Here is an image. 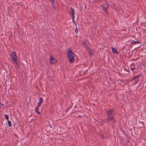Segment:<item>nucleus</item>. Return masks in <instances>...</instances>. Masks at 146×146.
Returning a JSON list of instances; mask_svg holds the SVG:
<instances>
[{
    "label": "nucleus",
    "instance_id": "nucleus-20",
    "mask_svg": "<svg viewBox=\"0 0 146 146\" xmlns=\"http://www.w3.org/2000/svg\"><path fill=\"white\" fill-rule=\"evenodd\" d=\"M75 32L76 33H77L78 32V30L76 26L75 29Z\"/></svg>",
    "mask_w": 146,
    "mask_h": 146
},
{
    "label": "nucleus",
    "instance_id": "nucleus-8",
    "mask_svg": "<svg viewBox=\"0 0 146 146\" xmlns=\"http://www.w3.org/2000/svg\"><path fill=\"white\" fill-rule=\"evenodd\" d=\"M86 50L88 52L89 55L90 57H91V56H93L94 55V53H93L92 50L90 48H89V49H88Z\"/></svg>",
    "mask_w": 146,
    "mask_h": 146
},
{
    "label": "nucleus",
    "instance_id": "nucleus-22",
    "mask_svg": "<svg viewBox=\"0 0 146 146\" xmlns=\"http://www.w3.org/2000/svg\"><path fill=\"white\" fill-rule=\"evenodd\" d=\"M135 84H137L138 83V82L139 81V80H135Z\"/></svg>",
    "mask_w": 146,
    "mask_h": 146
},
{
    "label": "nucleus",
    "instance_id": "nucleus-32",
    "mask_svg": "<svg viewBox=\"0 0 146 146\" xmlns=\"http://www.w3.org/2000/svg\"><path fill=\"white\" fill-rule=\"evenodd\" d=\"M76 105H75V107H76Z\"/></svg>",
    "mask_w": 146,
    "mask_h": 146
},
{
    "label": "nucleus",
    "instance_id": "nucleus-18",
    "mask_svg": "<svg viewBox=\"0 0 146 146\" xmlns=\"http://www.w3.org/2000/svg\"><path fill=\"white\" fill-rule=\"evenodd\" d=\"M8 123V125L9 127H11V121H10L8 120L7 121Z\"/></svg>",
    "mask_w": 146,
    "mask_h": 146
},
{
    "label": "nucleus",
    "instance_id": "nucleus-1",
    "mask_svg": "<svg viewBox=\"0 0 146 146\" xmlns=\"http://www.w3.org/2000/svg\"><path fill=\"white\" fill-rule=\"evenodd\" d=\"M68 51L67 53L68 58L70 63H72L74 62V53L72 52L70 48H68Z\"/></svg>",
    "mask_w": 146,
    "mask_h": 146
},
{
    "label": "nucleus",
    "instance_id": "nucleus-10",
    "mask_svg": "<svg viewBox=\"0 0 146 146\" xmlns=\"http://www.w3.org/2000/svg\"><path fill=\"white\" fill-rule=\"evenodd\" d=\"M51 2L52 6H53V8L55 9L56 7L54 5L55 4V0H50Z\"/></svg>",
    "mask_w": 146,
    "mask_h": 146
},
{
    "label": "nucleus",
    "instance_id": "nucleus-30",
    "mask_svg": "<svg viewBox=\"0 0 146 146\" xmlns=\"http://www.w3.org/2000/svg\"><path fill=\"white\" fill-rule=\"evenodd\" d=\"M48 133H47V134H46V135H48Z\"/></svg>",
    "mask_w": 146,
    "mask_h": 146
},
{
    "label": "nucleus",
    "instance_id": "nucleus-9",
    "mask_svg": "<svg viewBox=\"0 0 146 146\" xmlns=\"http://www.w3.org/2000/svg\"><path fill=\"white\" fill-rule=\"evenodd\" d=\"M139 75H137L133 78V79L131 80V81L133 82V80H138L139 79Z\"/></svg>",
    "mask_w": 146,
    "mask_h": 146
},
{
    "label": "nucleus",
    "instance_id": "nucleus-13",
    "mask_svg": "<svg viewBox=\"0 0 146 146\" xmlns=\"http://www.w3.org/2000/svg\"><path fill=\"white\" fill-rule=\"evenodd\" d=\"M114 118V117H107L106 118V120L107 121H109L112 120Z\"/></svg>",
    "mask_w": 146,
    "mask_h": 146
},
{
    "label": "nucleus",
    "instance_id": "nucleus-14",
    "mask_svg": "<svg viewBox=\"0 0 146 146\" xmlns=\"http://www.w3.org/2000/svg\"><path fill=\"white\" fill-rule=\"evenodd\" d=\"M107 7H103L102 8V10L105 13H106L107 11Z\"/></svg>",
    "mask_w": 146,
    "mask_h": 146
},
{
    "label": "nucleus",
    "instance_id": "nucleus-27",
    "mask_svg": "<svg viewBox=\"0 0 146 146\" xmlns=\"http://www.w3.org/2000/svg\"><path fill=\"white\" fill-rule=\"evenodd\" d=\"M101 138H102V139H104V136H102V137H101Z\"/></svg>",
    "mask_w": 146,
    "mask_h": 146
},
{
    "label": "nucleus",
    "instance_id": "nucleus-24",
    "mask_svg": "<svg viewBox=\"0 0 146 146\" xmlns=\"http://www.w3.org/2000/svg\"><path fill=\"white\" fill-rule=\"evenodd\" d=\"M135 69V68H131V70H133Z\"/></svg>",
    "mask_w": 146,
    "mask_h": 146
},
{
    "label": "nucleus",
    "instance_id": "nucleus-21",
    "mask_svg": "<svg viewBox=\"0 0 146 146\" xmlns=\"http://www.w3.org/2000/svg\"><path fill=\"white\" fill-rule=\"evenodd\" d=\"M72 21L74 22V25L76 26V24L75 21L74 20V19L72 18Z\"/></svg>",
    "mask_w": 146,
    "mask_h": 146
},
{
    "label": "nucleus",
    "instance_id": "nucleus-28",
    "mask_svg": "<svg viewBox=\"0 0 146 146\" xmlns=\"http://www.w3.org/2000/svg\"><path fill=\"white\" fill-rule=\"evenodd\" d=\"M50 127H51V128H52V127L50 125Z\"/></svg>",
    "mask_w": 146,
    "mask_h": 146
},
{
    "label": "nucleus",
    "instance_id": "nucleus-31",
    "mask_svg": "<svg viewBox=\"0 0 146 146\" xmlns=\"http://www.w3.org/2000/svg\"><path fill=\"white\" fill-rule=\"evenodd\" d=\"M128 72H129V71Z\"/></svg>",
    "mask_w": 146,
    "mask_h": 146
},
{
    "label": "nucleus",
    "instance_id": "nucleus-12",
    "mask_svg": "<svg viewBox=\"0 0 146 146\" xmlns=\"http://www.w3.org/2000/svg\"><path fill=\"white\" fill-rule=\"evenodd\" d=\"M71 14L72 16V18L74 19V11L72 7L71 8Z\"/></svg>",
    "mask_w": 146,
    "mask_h": 146
},
{
    "label": "nucleus",
    "instance_id": "nucleus-16",
    "mask_svg": "<svg viewBox=\"0 0 146 146\" xmlns=\"http://www.w3.org/2000/svg\"><path fill=\"white\" fill-rule=\"evenodd\" d=\"M62 129V128L60 127H57V131L59 133L60 132L61 129Z\"/></svg>",
    "mask_w": 146,
    "mask_h": 146
},
{
    "label": "nucleus",
    "instance_id": "nucleus-25",
    "mask_svg": "<svg viewBox=\"0 0 146 146\" xmlns=\"http://www.w3.org/2000/svg\"><path fill=\"white\" fill-rule=\"evenodd\" d=\"M0 104L1 106H3V104L1 103V102H0Z\"/></svg>",
    "mask_w": 146,
    "mask_h": 146
},
{
    "label": "nucleus",
    "instance_id": "nucleus-15",
    "mask_svg": "<svg viewBox=\"0 0 146 146\" xmlns=\"http://www.w3.org/2000/svg\"><path fill=\"white\" fill-rule=\"evenodd\" d=\"M111 112H112L113 113H114V110L113 108H111L110 109H109L108 110Z\"/></svg>",
    "mask_w": 146,
    "mask_h": 146
},
{
    "label": "nucleus",
    "instance_id": "nucleus-2",
    "mask_svg": "<svg viewBox=\"0 0 146 146\" xmlns=\"http://www.w3.org/2000/svg\"><path fill=\"white\" fill-rule=\"evenodd\" d=\"M11 57L13 63L17 64L18 62V57L16 55V53L15 51H13V53L11 54Z\"/></svg>",
    "mask_w": 146,
    "mask_h": 146
},
{
    "label": "nucleus",
    "instance_id": "nucleus-17",
    "mask_svg": "<svg viewBox=\"0 0 146 146\" xmlns=\"http://www.w3.org/2000/svg\"><path fill=\"white\" fill-rule=\"evenodd\" d=\"M4 116L5 117L6 119L7 120V121L9 120V117L8 115L6 114H4Z\"/></svg>",
    "mask_w": 146,
    "mask_h": 146
},
{
    "label": "nucleus",
    "instance_id": "nucleus-11",
    "mask_svg": "<svg viewBox=\"0 0 146 146\" xmlns=\"http://www.w3.org/2000/svg\"><path fill=\"white\" fill-rule=\"evenodd\" d=\"M112 51L113 52L114 54H118V51L116 50V49L113 47H112L111 48Z\"/></svg>",
    "mask_w": 146,
    "mask_h": 146
},
{
    "label": "nucleus",
    "instance_id": "nucleus-3",
    "mask_svg": "<svg viewBox=\"0 0 146 146\" xmlns=\"http://www.w3.org/2000/svg\"><path fill=\"white\" fill-rule=\"evenodd\" d=\"M43 102V99L41 98L40 97V100L39 102L38 103V105L35 108V112L38 114L40 115L41 114L40 112L38 110V108L42 104V103Z\"/></svg>",
    "mask_w": 146,
    "mask_h": 146
},
{
    "label": "nucleus",
    "instance_id": "nucleus-6",
    "mask_svg": "<svg viewBox=\"0 0 146 146\" xmlns=\"http://www.w3.org/2000/svg\"><path fill=\"white\" fill-rule=\"evenodd\" d=\"M50 60L51 64H55L57 62V60L52 57L51 55H50Z\"/></svg>",
    "mask_w": 146,
    "mask_h": 146
},
{
    "label": "nucleus",
    "instance_id": "nucleus-23",
    "mask_svg": "<svg viewBox=\"0 0 146 146\" xmlns=\"http://www.w3.org/2000/svg\"><path fill=\"white\" fill-rule=\"evenodd\" d=\"M137 59H138V58H136V59H132L131 60V61L132 60V61H136V60H137Z\"/></svg>",
    "mask_w": 146,
    "mask_h": 146
},
{
    "label": "nucleus",
    "instance_id": "nucleus-4",
    "mask_svg": "<svg viewBox=\"0 0 146 146\" xmlns=\"http://www.w3.org/2000/svg\"><path fill=\"white\" fill-rule=\"evenodd\" d=\"M137 43H139L140 44L138 45L137 47H140L142 45V43L140 41H139L138 40H136V41L134 40H132V41L131 42V44H135Z\"/></svg>",
    "mask_w": 146,
    "mask_h": 146
},
{
    "label": "nucleus",
    "instance_id": "nucleus-29",
    "mask_svg": "<svg viewBox=\"0 0 146 146\" xmlns=\"http://www.w3.org/2000/svg\"><path fill=\"white\" fill-rule=\"evenodd\" d=\"M48 133H47V134H46V135H48Z\"/></svg>",
    "mask_w": 146,
    "mask_h": 146
},
{
    "label": "nucleus",
    "instance_id": "nucleus-5",
    "mask_svg": "<svg viewBox=\"0 0 146 146\" xmlns=\"http://www.w3.org/2000/svg\"><path fill=\"white\" fill-rule=\"evenodd\" d=\"M106 113L107 116L108 117H114V113L108 110H106Z\"/></svg>",
    "mask_w": 146,
    "mask_h": 146
},
{
    "label": "nucleus",
    "instance_id": "nucleus-19",
    "mask_svg": "<svg viewBox=\"0 0 146 146\" xmlns=\"http://www.w3.org/2000/svg\"><path fill=\"white\" fill-rule=\"evenodd\" d=\"M71 106H69V107L68 108V109L67 110V111H66V112L67 111L69 110V109H70L71 108H72V104H73L72 103H71Z\"/></svg>",
    "mask_w": 146,
    "mask_h": 146
},
{
    "label": "nucleus",
    "instance_id": "nucleus-26",
    "mask_svg": "<svg viewBox=\"0 0 146 146\" xmlns=\"http://www.w3.org/2000/svg\"><path fill=\"white\" fill-rule=\"evenodd\" d=\"M113 119V122H115V119H114V118Z\"/></svg>",
    "mask_w": 146,
    "mask_h": 146
},
{
    "label": "nucleus",
    "instance_id": "nucleus-7",
    "mask_svg": "<svg viewBox=\"0 0 146 146\" xmlns=\"http://www.w3.org/2000/svg\"><path fill=\"white\" fill-rule=\"evenodd\" d=\"M82 44L83 45L84 48H85L86 50H87L88 49H89V47L86 44V42L85 41H83L82 43Z\"/></svg>",
    "mask_w": 146,
    "mask_h": 146
}]
</instances>
